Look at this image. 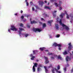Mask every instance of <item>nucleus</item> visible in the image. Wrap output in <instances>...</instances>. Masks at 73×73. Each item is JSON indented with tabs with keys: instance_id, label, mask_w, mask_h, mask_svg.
Instances as JSON below:
<instances>
[{
	"instance_id": "7",
	"label": "nucleus",
	"mask_w": 73,
	"mask_h": 73,
	"mask_svg": "<svg viewBox=\"0 0 73 73\" xmlns=\"http://www.w3.org/2000/svg\"><path fill=\"white\" fill-rule=\"evenodd\" d=\"M66 60L67 61H69L68 60H69V61H70L71 60V58L69 57V56H67L66 57Z\"/></svg>"
},
{
	"instance_id": "15",
	"label": "nucleus",
	"mask_w": 73,
	"mask_h": 73,
	"mask_svg": "<svg viewBox=\"0 0 73 73\" xmlns=\"http://www.w3.org/2000/svg\"><path fill=\"white\" fill-rule=\"evenodd\" d=\"M53 22V20H51V21H48V24H50V26H51V24H52V23Z\"/></svg>"
},
{
	"instance_id": "34",
	"label": "nucleus",
	"mask_w": 73,
	"mask_h": 73,
	"mask_svg": "<svg viewBox=\"0 0 73 73\" xmlns=\"http://www.w3.org/2000/svg\"><path fill=\"white\" fill-rule=\"evenodd\" d=\"M60 36V35H56V37H57V38L59 37Z\"/></svg>"
},
{
	"instance_id": "51",
	"label": "nucleus",
	"mask_w": 73,
	"mask_h": 73,
	"mask_svg": "<svg viewBox=\"0 0 73 73\" xmlns=\"http://www.w3.org/2000/svg\"><path fill=\"white\" fill-rule=\"evenodd\" d=\"M45 52H49V50H45Z\"/></svg>"
},
{
	"instance_id": "35",
	"label": "nucleus",
	"mask_w": 73,
	"mask_h": 73,
	"mask_svg": "<svg viewBox=\"0 0 73 73\" xmlns=\"http://www.w3.org/2000/svg\"><path fill=\"white\" fill-rule=\"evenodd\" d=\"M26 5L27 6H29V3H28V2H26Z\"/></svg>"
},
{
	"instance_id": "53",
	"label": "nucleus",
	"mask_w": 73,
	"mask_h": 73,
	"mask_svg": "<svg viewBox=\"0 0 73 73\" xmlns=\"http://www.w3.org/2000/svg\"><path fill=\"white\" fill-rule=\"evenodd\" d=\"M36 62H38V61H39V60H38V59H37L36 60Z\"/></svg>"
},
{
	"instance_id": "46",
	"label": "nucleus",
	"mask_w": 73,
	"mask_h": 73,
	"mask_svg": "<svg viewBox=\"0 0 73 73\" xmlns=\"http://www.w3.org/2000/svg\"><path fill=\"white\" fill-rule=\"evenodd\" d=\"M59 9L60 10H61L62 9V7H59Z\"/></svg>"
},
{
	"instance_id": "31",
	"label": "nucleus",
	"mask_w": 73,
	"mask_h": 73,
	"mask_svg": "<svg viewBox=\"0 0 73 73\" xmlns=\"http://www.w3.org/2000/svg\"><path fill=\"white\" fill-rule=\"evenodd\" d=\"M66 68H67L66 67H65V68H64V70L65 72L66 71Z\"/></svg>"
},
{
	"instance_id": "56",
	"label": "nucleus",
	"mask_w": 73,
	"mask_h": 73,
	"mask_svg": "<svg viewBox=\"0 0 73 73\" xmlns=\"http://www.w3.org/2000/svg\"><path fill=\"white\" fill-rule=\"evenodd\" d=\"M44 3H47V1H45Z\"/></svg>"
},
{
	"instance_id": "60",
	"label": "nucleus",
	"mask_w": 73,
	"mask_h": 73,
	"mask_svg": "<svg viewBox=\"0 0 73 73\" xmlns=\"http://www.w3.org/2000/svg\"><path fill=\"white\" fill-rule=\"evenodd\" d=\"M39 23L40 24H42V22H40Z\"/></svg>"
},
{
	"instance_id": "44",
	"label": "nucleus",
	"mask_w": 73,
	"mask_h": 73,
	"mask_svg": "<svg viewBox=\"0 0 73 73\" xmlns=\"http://www.w3.org/2000/svg\"><path fill=\"white\" fill-rule=\"evenodd\" d=\"M66 17H67V19H68L69 18V15H68V14H67Z\"/></svg>"
},
{
	"instance_id": "24",
	"label": "nucleus",
	"mask_w": 73,
	"mask_h": 73,
	"mask_svg": "<svg viewBox=\"0 0 73 73\" xmlns=\"http://www.w3.org/2000/svg\"><path fill=\"white\" fill-rule=\"evenodd\" d=\"M40 70H41V68H38L37 69V70L38 72H40Z\"/></svg>"
},
{
	"instance_id": "52",
	"label": "nucleus",
	"mask_w": 73,
	"mask_h": 73,
	"mask_svg": "<svg viewBox=\"0 0 73 73\" xmlns=\"http://www.w3.org/2000/svg\"><path fill=\"white\" fill-rule=\"evenodd\" d=\"M36 8L37 9H38V6H36Z\"/></svg>"
},
{
	"instance_id": "14",
	"label": "nucleus",
	"mask_w": 73,
	"mask_h": 73,
	"mask_svg": "<svg viewBox=\"0 0 73 73\" xmlns=\"http://www.w3.org/2000/svg\"><path fill=\"white\" fill-rule=\"evenodd\" d=\"M55 27L56 29L58 30L59 29V27H58V25L57 24H55Z\"/></svg>"
},
{
	"instance_id": "33",
	"label": "nucleus",
	"mask_w": 73,
	"mask_h": 73,
	"mask_svg": "<svg viewBox=\"0 0 73 73\" xmlns=\"http://www.w3.org/2000/svg\"><path fill=\"white\" fill-rule=\"evenodd\" d=\"M50 58H51V59H52V60H54V57H50Z\"/></svg>"
},
{
	"instance_id": "11",
	"label": "nucleus",
	"mask_w": 73,
	"mask_h": 73,
	"mask_svg": "<svg viewBox=\"0 0 73 73\" xmlns=\"http://www.w3.org/2000/svg\"><path fill=\"white\" fill-rule=\"evenodd\" d=\"M55 6L56 7H61V5L58 4L57 3H55Z\"/></svg>"
},
{
	"instance_id": "49",
	"label": "nucleus",
	"mask_w": 73,
	"mask_h": 73,
	"mask_svg": "<svg viewBox=\"0 0 73 73\" xmlns=\"http://www.w3.org/2000/svg\"><path fill=\"white\" fill-rule=\"evenodd\" d=\"M45 16L46 17H49V15H48L47 14H45Z\"/></svg>"
},
{
	"instance_id": "38",
	"label": "nucleus",
	"mask_w": 73,
	"mask_h": 73,
	"mask_svg": "<svg viewBox=\"0 0 73 73\" xmlns=\"http://www.w3.org/2000/svg\"><path fill=\"white\" fill-rule=\"evenodd\" d=\"M40 19L42 21H44L45 20L43 18H40Z\"/></svg>"
},
{
	"instance_id": "20",
	"label": "nucleus",
	"mask_w": 73,
	"mask_h": 73,
	"mask_svg": "<svg viewBox=\"0 0 73 73\" xmlns=\"http://www.w3.org/2000/svg\"><path fill=\"white\" fill-rule=\"evenodd\" d=\"M56 12H57V11H54V12H53V16H54V17H56V14H54V13H56Z\"/></svg>"
},
{
	"instance_id": "2",
	"label": "nucleus",
	"mask_w": 73,
	"mask_h": 73,
	"mask_svg": "<svg viewBox=\"0 0 73 73\" xmlns=\"http://www.w3.org/2000/svg\"><path fill=\"white\" fill-rule=\"evenodd\" d=\"M33 31L35 32H40L42 31L41 29H40L38 28L35 29L34 28L33 29Z\"/></svg>"
},
{
	"instance_id": "47",
	"label": "nucleus",
	"mask_w": 73,
	"mask_h": 73,
	"mask_svg": "<svg viewBox=\"0 0 73 73\" xmlns=\"http://www.w3.org/2000/svg\"><path fill=\"white\" fill-rule=\"evenodd\" d=\"M27 28H30V26L29 25H27Z\"/></svg>"
},
{
	"instance_id": "26",
	"label": "nucleus",
	"mask_w": 73,
	"mask_h": 73,
	"mask_svg": "<svg viewBox=\"0 0 73 73\" xmlns=\"http://www.w3.org/2000/svg\"><path fill=\"white\" fill-rule=\"evenodd\" d=\"M48 54L49 56H50V55H53V54L51 53L48 52Z\"/></svg>"
},
{
	"instance_id": "29",
	"label": "nucleus",
	"mask_w": 73,
	"mask_h": 73,
	"mask_svg": "<svg viewBox=\"0 0 73 73\" xmlns=\"http://www.w3.org/2000/svg\"><path fill=\"white\" fill-rule=\"evenodd\" d=\"M52 73H55V71H54V69H52Z\"/></svg>"
},
{
	"instance_id": "36",
	"label": "nucleus",
	"mask_w": 73,
	"mask_h": 73,
	"mask_svg": "<svg viewBox=\"0 0 73 73\" xmlns=\"http://www.w3.org/2000/svg\"><path fill=\"white\" fill-rule=\"evenodd\" d=\"M21 19H24V16H22L21 17Z\"/></svg>"
},
{
	"instance_id": "43",
	"label": "nucleus",
	"mask_w": 73,
	"mask_h": 73,
	"mask_svg": "<svg viewBox=\"0 0 73 73\" xmlns=\"http://www.w3.org/2000/svg\"><path fill=\"white\" fill-rule=\"evenodd\" d=\"M59 47V50H61V48H60L61 47L60 46H58Z\"/></svg>"
},
{
	"instance_id": "30",
	"label": "nucleus",
	"mask_w": 73,
	"mask_h": 73,
	"mask_svg": "<svg viewBox=\"0 0 73 73\" xmlns=\"http://www.w3.org/2000/svg\"><path fill=\"white\" fill-rule=\"evenodd\" d=\"M54 69H55V70H56V72L57 73H58V70L56 69V68H54Z\"/></svg>"
},
{
	"instance_id": "8",
	"label": "nucleus",
	"mask_w": 73,
	"mask_h": 73,
	"mask_svg": "<svg viewBox=\"0 0 73 73\" xmlns=\"http://www.w3.org/2000/svg\"><path fill=\"white\" fill-rule=\"evenodd\" d=\"M44 58H45V60H46V61L45 62V64H48V63H49V60H48V58L44 56Z\"/></svg>"
},
{
	"instance_id": "3",
	"label": "nucleus",
	"mask_w": 73,
	"mask_h": 73,
	"mask_svg": "<svg viewBox=\"0 0 73 73\" xmlns=\"http://www.w3.org/2000/svg\"><path fill=\"white\" fill-rule=\"evenodd\" d=\"M11 28L10 29L11 31H17V30H18V29H16L15 27V26H12L11 27Z\"/></svg>"
},
{
	"instance_id": "42",
	"label": "nucleus",
	"mask_w": 73,
	"mask_h": 73,
	"mask_svg": "<svg viewBox=\"0 0 73 73\" xmlns=\"http://www.w3.org/2000/svg\"><path fill=\"white\" fill-rule=\"evenodd\" d=\"M39 67H42V65L41 64H40L39 65Z\"/></svg>"
},
{
	"instance_id": "59",
	"label": "nucleus",
	"mask_w": 73,
	"mask_h": 73,
	"mask_svg": "<svg viewBox=\"0 0 73 73\" xmlns=\"http://www.w3.org/2000/svg\"><path fill=\"white\" fill-rule=\"evenodd\" d=\"M15 15L16 16H17V13L15 14Z\"/></svg>"
},
{
	"instance_id": "13",
	"label": "nucleus",
	"mask_w": 73,
	"mask_h": 73,
	"mask_svg": "<svg viewBox=\"0 0 73 73\" xmlns=\"http://www.w3.org/2000/svg\"><path fill=\"white\" fill-rule=\"evenodd\" d=\"M39 49L41 51H43L44 49H45V47H40Z\"/></svg>"
},
{
	"instance_id": "48",
	"label": "nucleus",
	"mask_w": 73,
	"mask_h": 73,
	"mask_svg": "<svg viewBox=\"0 0 73 73\" xmlns=\"http://www.w3.org/2000/svg\"><path fill=\"white\" fill-rule=\"evenodd\" d=\"M32 10L33 11H35V8H34V7H32Z\"/></svg>"
},
{
	"instance_id": "63",
	"label": "nucleus",
	"mask_w": 73,
	"mask_h": 73,
	"mask_svg": "<svg viewBox=\"0 0 73 73\" xmlns=\"http://www.w3.org/2000/svg\"><path fill=\"white\" fill-rule=\"evenodd\" d=\"M27 0H25V2H27Z\"/></svg>"
},
{
	"instance_id": "39",
	"label": "nucleus",
	"mask_w": 73,
	"mask_h": 73,
	"mask_svg": "<svg viewBox=\"0 0 73 73\" xmlns=\"http://www.w3.org/2000/svg\"><path fill=\"white\" fill-rule=\"evenodd\" d=\"M58 70H59L60 69V65H59L58 67Z\"/></svg>"
},
{
	"instance_id": "54",
	"label": "nucleus",
	"mask_w": 73,
	"mask_h": 73,
	"mask_svg": "<svg viewBox=\"0 0 73 73\" xmlns=\"http://www.w3.org/2000/svg\"><path fill=\"white\" fill-rule=\"evenodd\" d=\"M23 12V11L22 10H21V13H22Z\"/></svg>"
},
{
	"instance_id": "62",
	"label": "nucleus",
	"mask_w": 73,
	"mask_h": 73,
	"mask_svg": "<svg viewBox=\"0 0 73 73\" xmlns=\"http://www.w3.org/2000/svg\"><path fill=\"white\" fill-rule=\"evenodd\" d=\"M30 4H31V3L32 4V3H33L32 2V1L30 2Z\"/></svg>"
},
{
	"instance_id": "23",
	"label": "nucleus",
	"mask_w": 73,
	"mask_h": 73,
	"mask_svg": "<svg viewBox=\"0 0 73 73\" xmlns=\"http://www.w3.org/2000/svg\"><path fill=\"white\" fill-rule=\"evenodd\" d=\"M35 58V56H33L31 58V60H34V58Z\"/></svg>"
},
{
	"instance_id": "10",
	"label": "nucleus",
	"mask_w": 73,
	"mask_h": 73,
	"mask_svg": "<svg viewBox=\"0 0 73 73\" xmlns=\"http://www.w3.org/2000/svg\"><path fill=\"white\" fill-rule=\"evenodd\" d=\"M19 31H18V32H19V34H21V32H22L23 30V29L21 28H19Z\"/></svg>"
},
{
	"instance_id": "32",
	"label": "nucleus",
	"mask_w": 73,
	"mask_h": 73,
	"mask_svg": "<svg viewBox=\"0 0 73 73\" xmlns=\"http://www.w3.org/2000/svg\"><path fill=\"white\" fill-rule=\"evenodd\" d=\"M25 37H28V34H27L25 35Z\"/></svg>"
},
{
	"instance_id": "55",
	"label": "nucleus",
	"mask_w": 73,
	"mask_h": 73,
	"mask_svg": "<svg viewBox=\"0 0 73 73\" xmlns=\"http://www.w3.org/2000/svg\"><path fill=\"white\" fill-rule=\"evenodd\" d=\"M8 31L9 32H11V30H10V29H9L8 30Z\"/></svg>"
},
{
	"instance_id": "22",
	"label": "nucleus",
	"mask_w": 73,
	"mask_h": 73,
	"mask_svg": "<svg viewBox=\"0 0 73 73\" xmlns=\"http://www.w3.org/2000/svg\"><path fill=\"white\" fill-rule=\"evenodd\" d=\"M63 54L64 55H65V54H68V52L66 51H65L63 53Z\"/></svg>"
},
{
	"instance_id": "16",
	"label": "nucleus",
	"mask_w": 73,
	"mask_h": 73,
	"mask_svg": "<svg viewBox=\"0 0 73 73\" xmlns=\"http://www.w3.org/2000/svg\"><path fill=\"white\" fill-rule=\"evenodd\" d=\"M65 16V14H62L60 15V17L61 18V19H62L63 18V16Z\"/></svg>"
},
{
	"instance_id": "58",
	"label": "nucleus",
	"mask_w": 73,
	"mask_h": 73,
	"mask_svg": "<svg viewBox=\"0 0 73 73\" xmlns=\"http://www.w3.org/2000/svg\"><path fill=\"white\" fill-rule=\"evenodd\" d=\"M58 18H57V19H56V21H57V22H58Z\"/></svg>"
},
{
	"instance_id": "45",
	"label": "nucleus",
	"mask_w": 73,
	"mask_h": 73,
	"mask_svg": "<svg viewBox=\"0 0 73 73\" xmlns=\"http://www.w3.org/2000/svg\"><path fill=\"white\" fill-rule=\"evenodd\" d=\"M44 68L45 69H47V67L46 66H44Z\"/></svg>"
},
{
	"instance_id": "21",
	"label": "nucleus",
	"mask_w": 73,
	"mask_h": 73,
	"mask_svg": "<svg viewBox=\"0 0 73 73\" xmlns=\"http://www.w3.org/2000/svg\"><path fill=\"white\" fill-rule=\"evenodd\" d=\"M58 59H60V60H61L62 59V58L61 57V56L58 55Z\"/></svg>"
},
{
	"instance_id": "40",
	"label": "nucleus",
	"mask_w": 73,
	"mask_h": 73,
	"mask_svg": "<svg viewBox=\"0 0 73 73\" xmlns=\"http://www.w3.org/2000/svg\"><path fill=\"white\" fill-rule=\"evenodd\" d=\"M45 72L46 73H47V72H48V69H45Z\"/></svg>"
},
{
	"instance_id": "4",
	"label": "nucleus",
	"mask_w": 73,
	"mask_h": 73,
	"mask_svg": "<svg viewBox=\"0 0 73 73\" xmlns=\"http://www.w3.org/2000/svg\"><path fill=\"white\" fill-rule=\"evenodd\" d=\"M72 45L71 43L70 42L68 43V50H72Z\"/></svg>"
},
{
	"instance_id": "1",
	"label": "nucleus",
	"mask_w": 73,
	"mask_h": 73,
	"mask_svg": "<svg viewBox=\"0 0 73 73\" xmlns=\"http://www.w3.org/2000/svg\"><path fill=\"white\" fill-rule=\"evenodd\" d=\"M59 23L60 24H61V25H62V26L63 27H65V29H66V30L68 31L69 29V27H67L66 25H64V24L62 23V20L61 19H60Z\"/></svg>"
},
{
	"instance_id": "61",
	"label": "nucleus",
	"mask_w": 73,
	"mask_h": 73,
	"mask_svg": "<svg viewBox=\"0 0 73 73\" xmlns=\"http://www.w3.org/2000/svg\"><path fill=\"white\" fill-rule=\"evenodd\" d=\"M58 73H61V71H58Z\"/></svg>"
},
{
	"instance_id": "5",
	"label": "nucleus",
	"mask_w": 73,
	"mask_h": 73,
	"mask_svg": "<svg viewBox=\"0 0 73 73\" xmlns=\"http://www.w3.org/2000/svg\"><path fill=\"white\" fill-rule=\"evenodd\" d=\"M53 45L55 46V47H56V46H60L61 47V44H57L56 43H54L53 44Z\"/></svg>"
},
{
	"instance_id": "12",
	"label": "nucleus",
	"mask_w": 73,
	"mask_h": 73,
	"mask_svg": "<svg viewBox=\"0 0 73 73\" xmlns=\"http://www.w3.org/2000/svg\"><path fill=\"white\" fill-rule=\"evenodd\" d=\"M36 23H37V22L35 21H31V24H36Z\"/></svg>"
},
{
	"instance_id": "50",
	"label": "nucleus",
	"mask_w": 73,
	"mask_h": 73,
	"mask_svg": "<svg viewBox=\"0 0 73 73\" xmlns=\"http://www.w3.org/2000/svg\"><path fill=\"white\" fill-rule=\"evenodd\" d=\"M51 0V2H52V3H53L54 1L55 0Z\"/></svg>"
},
{
	"instance_id": "19",
	"label": "nucleus",
	"mask_w": 73,
	"mask_h": 73,
	"mask_svg": "<svg viewBox=\"0 0 73 73\" xmlns=\"http://www.w3.org/2000/svg\"><path fill=\"white\" fill-rule=\"evenodd\" d=\"M34 66H34V67H37V66L38 64L36 63H34Z\"/></svg>"
},
{
	"instance_id": "25",
	"label": "nucleus",
	"mask_w": 73,
	"mask_h": 73,
	"mask_svg": "<svg viewBox=\"0 0 73 73\" xmlns=\"http://www.w3.org/2000/svg\"><path fill=\"white\" fill-rule=\"evenodd\" d=\"M43 28H44V27H46V24L45 23H43Z\"/></svg>"
},
{
	"instance_id": "6",
	"label": "nucleus",
	"mask_w": 73,
	"mask_h": 73,
	"mask_svg": "<svg viewBox=\"0 0 73 73\" xmlns=\"http://www.w3.org/2000/svg\"><path fill=\"white\" fill-rule=\"evenodd\" d=\"M38 3L39 5H41V7H42V5H43L44 4V3L41 1H39Z\"/></svg>"
},
{
	"instance_id": "27",
	"label": "nucleus",
	"mask_w": 73,
	"mask_h": 73,
	"mask_svg": "<svg viewBox=\"0 0 73 73\" xmlns=\"http://www.w3.org/2000/svg\"><path fill=\"white\" fill-rule=\"evenodd\" d=\"M72 14H71L70 16L71 17V20H73V16H72Z\"/></svg>"
},
{
	"instance_id": "18",
	"label": "nucleus",
	"mask_w": 73,
	"mask_h": 73,
	"mask_svg": "<svg viewBox=\"0 0 73 73\" xmlns=\"http://www.w3.org/2000/svg\"><path fill=\"white\" fill-rule=\"evenodd\" d=\"M33 72H35L36 71V69H35V66H33Z\"/></svg>"
},
{
	"instance_id": "9",
	"label": "nucleus",
	"mask_w": 73,
	"mask_h": 73,
	"mask_svg": "<svg viewBox=\"0 0 73 73\" xmlns=\"http://www.w3.org/2000/svg\"><path fill=\"white\" fill-rule=\"evenodd\" d=\"M33 54H37V53H38V51L37 50H33Z\"/></svg>"
},
{
	"instance_id": "64",
	"label": "nucleus",
	"mask_w": 73,
	"mask_h": 73,
	"mask_svg": "<svg viewBox=\"0 0 73 73\" xmlns=\"http://www.w3.org/2000/svg\"><path fill=\"white\" fill-rule=\"evenodd\" d=\"M48 5H49V2H48Z\"/></svg>"
},
{
	"instance_id": "37",
	"label": "nucleus",
	"mask_w": 73,
	"mask_h": 73,
	"mask_svg": "<svg viewBox=\"0 0 73 73\" xmlns=\"http://www.w3.org/2000/svg\"><path fill=\"white\" fill-rule=\"evenodd\" d=\"M20 27H23V23H21L20 24Z\"/></svg>"
},
{
	"instance_id": "28",
	"label": "nucleus",
	"mask_w": 73,
	"mask_h": 73,
	"mask_svg": "<svg viewBox=\"0 0 73 73\" xmlns=\"http://www.w3.org/2000/svg\"><path fill=\"white\" fill-rule=\"evenodd\" d=\"M59 5H61V4H62V2L61 1H59Z\"/></svg>"
},
{
	"instance_id": "57",
	"label": "nucleus",
	"mask_w": 73,
	"mask_h": 73,
	"mask_svg": "<svg viewBox=\"0 0 73 73\" xmlns=\"http://www.w3.org/2000/svg\"><path fill=\"white\" fill-rule=\"evenodd\" d=\"M72 53H70V56H72Z\"/></svg>"
},
{
	"instance_id": "41",
	"label": "nucleus",
	"mask_w": 73,
	"mask_h": 73,
	"mask_svg": "<svg viewBox=\"0 0 73 73\" xmlns=\"http://www.w3.org/2000/svg\"><path fill=\"white\" fill-rule=\"evenodd\" d=\"M33 54H31L30 55V57H33Z\"/></svg>"
},
{
	"instance_id": "17",
	"label": "nucleus",
	"mask_w": 73,
	"mask_h": 73,
	"mask_svg": "<svg viewBox=\"0 0 73 73\" xmlns=\"http://www.w3.org/2000/svg\"><path fill=\"white\" fill-rule=\"evenodd\" d=\"M44 8L45 9H49V10L50 9V8L49 6H45L44 7Z\"/></svg>"
}]
</instances>
